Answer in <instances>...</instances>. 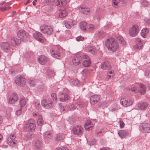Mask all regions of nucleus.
Returning <instances> with one entry per match:
<instances>
[{
	"mask_svg": "<svg viewBox=\"0 0 150 150\" xmlns=\"http://www.w3.org/2000/svg\"><path fill=\"white\" fill-rule=\"evenodd\" d=\"M3 122V118L0 115V125Z\"/></svg>",
	"mask_w": 150,
	"mask_h": 150,
	"instance_id": "774afa93",
	"label": "nucleus"
},
{
	"mask_svg": "<svg viewBox=\"0 0 150 150\" xmlns=\"http://www.w3.org/2000/svg\"><path fill=\"white\" fill-rule=\"evenodd\" d=\"M69 96L66 93H62V97L59 98V100L62 102L66 101L68 100Z\"/></svg>",
	"mask_w": 150,
	"mask_h": 150,
	"instance_id": "c756f323",
	"label": "nucleus"
},
{
	"mask_svg": "<svg viewBox=\"0 0 150 150\" xmlns=\"http://www.w3.org/2000/svg\"><path fill=\"white\" fill-rule=\"evenodd\" d=\"M149 31V29L147 28L143 29L141 33V36L144 38H146V35L148 33Z\"/></svg>",
	"mask_w": 150,
	"mask_h": 150,
	"instance_id": "c85d7f7f",
	"label": "nucleus"
},
{
	"mask_svg": "<svg viewBox=\"0 0 150 150\" xmlns=\"http://www.w3.org/2000/svg\"><path fill=\"white\" fill-rule=\"evenodd\" d=\"M88 50L93 54H95L97 52V50L96 47L93 46L89 47L88 48Z\"/></svg>",
	"mask_w": 150,
	"mask_h": 150,
	"instance_id": "7c9ffc66",
	"label": "nucleus"
},
{
	"mask_svg": "<svg viewBox=\"0 0 150 150\" xmlns=\"http://www.w3.org/2000/svg\"><path fill=\"white\" fill-rule=\"evenodd\" d=\"M70 85L72 86H79L80 85V82L78 79H71L69 80Z\"/></svg>",
	"mask_w": 150,
	"mask_h": 150,
	"instance_id": "a878e982",
	"label": "nucleus"
},
{
	"mask_svg": "<svg viewBox=\"0 0 150 150\" xmlns=\"http://www.w3.org/2000/svg\"><path fill=\"white\" fill-rule=\"evenodd\" d=\"M88 23L85 21L81 22L79 24V26L81 29L83 31H85L86 30Z\"/></svg>",
	"mask_w": 150,
	"mask_h": 150,
	"instance_id": "bb28decb",
	"label": "nucleus"
},
{
	"mask_svg": "<svg viewBox=\"0 0 150 150\" xmlns=\"http://www.w3.org/2000/svg\"><path fill=\"white\" fill-rule=\"evenodd\" d=\"M6 10H7V8L6 7L4 6L0 8V10L1 11H4Z\"/></svg>",
	"mask_w": 150,
	"mask_h": 150,
	"instance_id": "052dcab7",
	"label": "nucleus"
},
{
	"mask_svg": "<svg viewBox=\"0 0 150 150\" xmlns=\"http://www.w3.org/2000/svg\"><path fill=\"white\" fill-rule=\"evenodd\" d=\"M114 71L113 70H111L110 71H108L107 72V75L105 79L106 81H108L110 78L113 77L114 75Z\"/></svg>",
	"mask_w": 150,
	"mask_h": 150,
	"instance_id": "473e14b6",
	"label": "nucleus"
},
{
	"mask_svg": "<svg viewBox=\"0 0 150 150\" xmlns=\"http://www.w3.org/2000/svg\"><path fill=\"white\" fill-rule=\"evenodd\" d=\"M51 97L54 101H56L57 99L56 94L55 93H52L51 94Z\"/></svg>",
	"mask_w": 150,
	"mask_h": 150,
	"instance_id": "79ce46f5",
	"label": "nucleus"
},
{
	"mask_svg": "<svg viewBox=\"0 0 150 150\" xmlns=\"http://www.w3.org/2000/svg\"><path fill=\"white\" fill-rule=\"evenodd\" d=\"M64 22L66 28L68 29H70L71 28V26L69 22L67 21H64Z\"/></svg>",
	"mask_w": 150,
	"mask_h": 150,
	"instance_id": "a19ab883",
	"label": "nucleus"
},
{
	"mask_svg": "<svg viewBox=\"0 0 150 150\" xmlns=\"http://www.w3.org/2000/svg\"><path fill=\"white\" fill-rule=\"evenodd\" d=\"M82 64L83 66L88 67L91 65V61L90 60H85L83 62Z\"/></svg>",
	"mask_w": 150,
	"mask_h": 150,
	"instance_id": "c9c22d12",
	"label": "nucleus"
},
{
	"mask_svg": "<svg viewBox=\"0 0 150 150\" xmlns=\"http://www.w3.org/2000/svg\"><path fill=\"white\" fill-rule=\"evenodd\" d=\"M145 75L146 77L149 78L150 77V72L148 70H146L145 72Z\"/></svg>",
	"mask_w": 150,
	"mask_h": 150,
	"instance_id": "603ef678",
	"label": "nucleus"
},
{
	"mask_svg": "<svg viewBox=\"0 0 150 150\" xmlns=\"http://www.w3.org/2000/svg\"><path fill=\"white\" fill-rule=\"evenodd\" d=\"M91 122L90 120H87L86 121L85 125V128L86 129L89 130L92 129V125Z\"/></svg>",
	"mask_w": 150,
	"mask_h": 150,
	"instance_id": "393cba45",
	"label": "nucleus"
},
{
	"mask_svg": "<svg viewBox=\"0 0 150 150\" xmlns=\"http://www.w3.org/2000/svg\"><path fill=\"white\" fill-rule=\"evenodd\" d=\"M29 83L30 86H33L35 85L34 81L32 80H30L29 81Z\"/></svg>",
	"mask_w": 150,
	"mask_h": 150,
	"instance_id": "5fc2aeb1",
	"label": "nucleus"
},
{
	"mask_svg": "<svg viewBox=\"0 0 150 150\" xmlns=\"http://www.w3.org/2000/svg\"><path fill=\"white\" fill-rule=\"evenodd\" d=\"M83 129L81 126L78 125L74 126L72 129V131L75 135H79L82 134Z\"/></svg>",
	"mask_w": 150,
	"mask_h": 150,
	"instance_id": "0eeeda50",
	"label": "nucleus"
},
{
	"mask_svg": "<svg viewBox=\"0 0 150 150\" xmlns=\"http://www.w3.org/2000/svg\"><path fill=\"white\" fill-rule=\"evenodd\" d=\"M143 3L144 4V5L145 6H147L148 5V3L147 1H144Z\"/></svg>",
	"mask_w": 150,
	"mask_h": 150,
	"instance_id": "338daca9",
	"label": "nucleus"
},
{
	"mask_svg": "<svg viewBox=\"0 0 150 150\" xmlns=\"http://www.w3.org/2000/svg\"><path fill=\"white\" fill-rule=\"evenodd\" d=\"M110 149L108 147H104L100 148V150H110Z\"/></svg>",
	"mask_w": 150,
	"mask_h": 150,
	"instance_id": "680f3d73",
	"label": "nucleus"
},
{
	"mask_svg": "<svg viewBox=\"0 0 150 150\" xmlns=\"http://www.w3.org/2000/svg\"><path fill=\"white\" fill-rule=\"evenodd\" d=\"M76 40L78 41H82L84 40V38L82 36H79L76 38Z\"/></svg>",
	"mask_w": 150,
	"mask_h": 150,
	"instance_id": "864d4df0",
	"label": "nucleus"
},
{
	"mask_svg": "<svg viewBox=\"0 0 150 150\" xmlns=\"http://www.w3.org/2000/svg\"><path fill=\"white\" fill-rule=\"evenodd\" d=\"M64 138V137L63 135H59L57 137L56 139L57 141H60L63 139Z\"/></svg>",
	"mask_w": 150,
	"mask_h": 150,
	"instance_id": "09e8293b",
	"label": "nucleus"
},
{
	"mask_svg": "<svg viewBox=\"0 0 150 150\" xmlns=\"http://www.w3.org/2000/svg\"><path fill=\"white\" fill-rule=\"evenodd\" d=\"M99 107L103 108L107 107V102L106 101L100 102L99 104Z\"/></svg>",
	"mask_w": 150,
	"mask_h": 150,
	"instance_id": "58836bf2",
	"label": "nucleus"
},
{
	"mask_svg": "<svg viewBox=\"0 0 150 150\" xmlns=\"http://www.w3.org/2000/svg\"><path fill=\"white\" fill-rule=\"evenodd\" d=\"M81 60V57L77 56L74 57L72 60V62L75 65H78Z\"/></svg>",
	"mask_w": 150,
	"mask_h": 150,
	"instance_id": "b1692460",
	"label": "nucleus"
},
{
	"mask_svg": "<svg viewBox=\"0 0 150 150\" xmlns=\"http://www.w3.org/2000/svg\"><path fill=\"white\" fill-rule=\"evenodd\" d=\"M139 30V27L137 25H133L131 28L129 29V34L132 37L136 36Z\"/></svg>",
	"mask_w": 150,
	"mask_h": 150,
	"instance_id": "423d86ee",
	"label": "nucleus"
},
{
	"mask_svg": "<svg viewBox=\"0 0 150 150\" xmlns=\"http://www.w3.org/2000/svg\"><path fill=\"white\" fill-rule=\"evenodd\" d=\"M117 40L120 44L122 46H124L126 44V42L124 40L123 38L121 36L119 35L117 38Z\"/></svg>",
	"mask_w": 150,
	"mask_h": 150,
	"instance_id": "cd10ccee",
	"label": "nucleus"
},
{
	"mask_svg": "<svg viewBox=\"0 0 150 150\" xmlns=\"http://www.w3.org/2000/svg\"><path fill=\"white\" fill-rule=\"evenodd\" d=\"M100 96L97 95H92L90 98V102L91 104L94 105L99 100Z\"/></svg>",
	"mask_w": 150,
	"mask_h": 150,
	"instance_id": "4468645a",
	"label": "nucleus"
},
{
	"mask_svg": "<svg viewBox=\"0 0 150 150\" xmlns=\"http://www.w3.org/2000/svg\"><path fill=\"white\" fill-rule=\"evenodd\" d=\"M96 141H89L88 142V144L90 145H94Z\"/></svg>",
	"mask_w": 150,
	"mask_h": 150,
	"instance_id": "4d7b16f0",
	"label": "nucleus"
},
{
	"mask_svg": "<svg viewBox=\"0 0 150 150\" xmlns=\"http://www.w3.org/2000/svg\"><path fill=\"white\" fill-rule=\"evenodd\" d=\"M40 30L42 33L50 35L52 32L53 29L50 26L44 25L40 27Z\"/></svg>",
	"mask_w": 150,
	"mask_h": 150,
	"instance_id": "7ed1b4c3",
	"label": "nucleus"
},
{
	"mask_svg": "<svg viewBox=\"0 0 150 150\" xmlns=\"http://www.w3.org/2000/svg\"><path fill=\"white\" fill-rule=\"evenodd\" d=\"M43 147V143L40 141L37 140L35 142L34 148L36 150H40Z\"/></svg>",
	"mask_w": 150,
	"mask_h": 150,
	"instance_id": "a211bd4d",
	"label": "nucleus"
},
{
	"mask_svg": "<svg viewBox=\"0 0 150 150\" xmlns=\"http://www.w3.org/2000/svg\"><path fill=\"white\" fill-rule=\"evenodd\" d=\"M47 105V103L45 100H44L42 101V105L43 107H45Z\"/></svg>",
	"mask_w": 150,
	"mask_h": 150,
	"instance_id": "8fccbe9b",
	"label": "nucleus"
},
{
	"mask_svg": "<svg viewBox=\"0 0 150 150\" xmlns=\"http://www.w3.org/2000/svg\"><path fill=\"white\" fill-rule=\"evenodd\" d=\"M36 127V124H26L25 126V130L30 132L33 131L35 129Z\"/></svg>",
	"mask_w": 150,
	"mask_h": 150,
	"instance_id": "aec40b11",
	"label": "nucleus"
},
{
	"mask_svg": "<svg viewBox=\"0 0 150 150\" xmlns=\"http://www.w3.org/2000/svg\"><path fill=\"white\" fill-rule=\"evenodd\" d=\"M38 60L40 64L44 65L47 62L48 58L46 57L43 55H41L38 57Z\"/></svg>",
	"mask_w": 150,
	"mask_h": 150,
	"instance_id": "dca6fc26",
	"label": "nucleus"
},
{
	"mask_svg": "<svg viewBox=\"0 0 150 150\" xmlns=\"http://www.w3.org/2000/svg\"><path fill=\"white\" fill-rule=\"evenodd\" d=\"M103 130H101L99 131L96 132V135L98 136H102L103 135Z\"/></svg>",
	"mask_w": 150,
	"mask_h": 150,
	"instance_id": "37998d69",
	"label": "nucleus"
},
{
	"mask_svg": "<svg viewBox=\"0 0 150 150\" xmlns=\"http://www.w3.org/2000/svg\"><path fill=\"white\" fill-rule=\"evenodd\" d=\"M33 36L35 39L39 42L41 43H43L44 42L42 37V35L40 33L37 31L33 33Z\"/></svg>",
	"mask_w": 150,
	"mask_h": 150,
	"instance_id": "9d476101",
	"label": "nucleus"
},
{
	"mask_svg": "<svg viewBox=\"0 0 150 150\" xmlns=\"http://www.w3.org/2000/svg\"><path fill=\"white\" fill-rule=\"evenodd\" d=\"M67 15V13L64 10H62L59 14V17L62 18L66 16Z\"/></svg>",
	"mask_w": 150,
	"mask_h": 150,
	"instance_id": "4c0bfd02",
	"label": "nucleus"
},
{
	"mask_svg": "<svg viewBox=\"0 0 150 150\" xmlns=\"http://www.w3.org/2000/svg\"><path fill=\"white\" fill-rule=\"evenodd\" d=\"M16 136L14 134L11 135L7 139V142L8 144L10 146H13L16 144V140L15 139Z\"/></svg>",
	"mask_w": 150,
	"mask_h": 150,
	"instance_id": "6e6552de",
	"label": "nucleus"
},
{
	"mask_svg": "<svg viewBox=\"0 0 150 150\" xmlns=\"http://www.w3.org/2000/svg\"><path fill=\"white\" fill-rule=\"evenodd\" d=\"M20 104L21 107L24 106L26 104V101L24 99H21L20 100Z\"/></svg>",
	"mask_w": 150,
	"mask_h": 150,
	"instance_id": "ea45409f",
	"label": "nucleus"
},
{
	"mask_svg": "<svg viewBox=\"0 0 150 150\" xmlns=\"http://www.w3.org/2000/svg\"><path fill=\"white\" fill-rule=\"evenodd\" d=\"M38 119L37 121V124L41 126L43 125L44 122L42 117V116L38 115Z\"/></svg>",
	"mask_w": 150,
	"mask_h": 150,
	"instance_id": "f704fd0d",
	"label": "nucleus"
},
{
	"mask_svg": "<svg viewBox=\"0 0 150 150\" xmlns=\"http://www.w3.org/2000/svg\"><path fill=\"white\" fill-rule=\"evenodd\" d=\"M43 137L45 139L47 138L52 139V136L51 133L49 132H46L43 133Z\"/></svg>",
	"mask_w": 150,
	"mask_h": 150,
	"instance_id": "72a5a7b5",
	"label": "nucleus"
},
{
	"mask_svg": "<svg viewBox=\"0 0 150 150\" xmlns=\"http://www.w3.org/2000/svg\"><path fill=\"white\" fill-rule=\"evenodd\" d=\"M1 47L2 50L5 52H8L10 48V46L8 42H4L2 43Z\"/></svg>",
	"mask_w": 150,
	"mask_h": 150,
	"instance_id": "f3484780",
	"label": "nucleus"
},
{
	"mask_svg": "<svg viewBox=\"0 0 150 150\" xmlns=\"http://www.w3.org/2000/svg\"><path fill=\"white\" fill-rule=\"evenodd\" d=\"M120 126V128H123L125 125V123L121 120H120L119 121Z\"/></svg>",
	"mask_w": 150,
	"mask_h": 150,
	"instance_id": "3c124183",
	"label": "nucleus"
},
{
	"mask_svg": "<svg viewBox=\"0 0 150 150\" xmlns=\"http://www.w3.org/2000/svg\"><path fill=\"white\" fill-rule=\"evenodd\" d=\"M144 21L147 23H150V18H148L145 17L144 18Z\"/></svg>",
	"mask_w": 150,
	"mask_h": 150,
	"instance_id": "6e6d98bb",
	"label": "nucleus"
},
{
	"mask_svg": "<svg viewBox=\"0 0 150 150\" xmlns=\"http://www.w3.org/2000/svg\"><path fill=\"white\" fill-rule=\"evenodd\" d=\"M80 11L81 13L86 15H88L90 12V9L88 8H84L82 7L80 9Z\"/></svg>",
	"mask_w": 150,
	"mask_h": 150,
	"instance_id": "2f4dec72",
	"label": "nucleus"
},
{
	"mask_svg": "<svg viewBox=\"0 0 150 150\" xmlns=\"http://www.w3.org/2000/svg\"><path fill=\"white\" fill-rule=\"evenodd\" d=\"M21 111L20 109H19V110H17L16 111V114L17 115H19L21 114Z\"/></svg>",
	"mask_w": 150,
	"mask_h": 150,
	"instance_id": "e2e57ef3",
	"label": "nucleus"
},
{
	"mask_svg": "<svg viewBox=\"0 0 150 150\" xmlns=\"http://www.w3.org/2000/svg\"><path fill=\"white\" fill-rule=\"evenodd\" d=\"M77 105L79 107H82L83 106V105L81 103H77Z\"/></svg>",
	"mask_w": 150,
	"mask_h": 150,
	"instance_id": "69168bd1",
	"label": "nucleus"
},
{
	"mask_svg": "<svg viewBox=\"0 0 150 150\" xmlns=\"http://www.w3.org/2000/svg\"><path fill=\"white\" fill-rule=\"evenodd\" d=\"M50 51L51 55L54 58L59 59L61 57V54L59 50H56L55 49L51 48Z\"/></svg>",
	"mask_w": 150,
	"mask_h": 150,
	"instance_id": "9b49d317",
	"label": "nucleus"
},
{
	"mask_svg": "<svg viewBox=\"0 0 150 150\" xmlns=\"http://www.w3.org/2000/svg\"><path fill=\"white\" fill-rule=\"evenodd\" d=\"M35 106L37 110H41V106L39 103H38V102H36L35 104Z\"/></svg>",
	"mask_w": 150,
	"mask_h": 150,
	"instance_id": "c03bdc74",
	"label": "nucleus"
},
{
	"mask_svg": "<svg viewBox=\"0 0 150 150\" xmlns=\"http://www.w3.org/2000/svg\"><path fill=\"white\" fill-rule=\"evenodd\" d=\"M120 0H113L112 1V5L113 6H117L119 3Z\"/></svg>",
	"mask_w": 150,
	"mask_h": 150,
	"instance_id": "a18cd8bd",
	"label": "nucleus"
},
{
	"mask_svg": "<svg viewBox=\"0 0 150 150\" xmlns=\"http://www.w3.org/2000/svg\"><path fill=\"white\" fill-rule=\"evenodd\" d=\"M18 36L23 41L26 42L29 38V34L24 30H21L18 31L17 33Z\"/></svg>",
	"mask_w": 150,
	"mask_h": 150,
	"instance_id": "f03ea898",
	"label": "nucleus"
},
{
	"mask_svg": "<svg viewBox=\"0 0 150 150\" xmlns=\"http://www.w3.org/2000/svg\"><path fill=\"white\" fill-rule=\"evenodd\" d=\"M15 81L16 84L21 86L25 85L26 82L25 78L22 75H18L16 77Z\"/></svg>",
	"mask_w": 150,
	"mask_h": 150,
	"instance_id": "20e7f679",
	"label": "nucleus"
},
{
	"mask_svg": "<svg viewBox=\"0 0 150 150\" xmlns=\"http://www.w3.org/2000/svg\"><path fill=\"white\" fill-rule=\"evenodd\" d=\"M140 131L145 133H150V124L148 123H144L140 126Z\"/></svg>",
	"mask_w": 150,
	"mask_h": 150,
	"instance_id": "39448f33",
	"label": "nucleus"
},
{
	"mask_svg": "<svg viewBox=\"0 0 150 150\" xmlns=\"http://www.w3.org/2000/svg\"><path fill=\"white\" fill-rule=\"evenodd\" d=\"M130 91H132L134 92H136V89L135 87H132L130 88L129 89Z\"/></svg>",
	"mask_w": 150,
	"mask_h": 150,
	"instance_id": "bf43d9fd",
	"label": "nucleus"
},
{
	"mask_svg": "<svg viewBox=\"0 0 150 150\" xmlns=\"http://www.w3.org/2000/svg\"><path fill=\"white\" fill-rule=\"evenodd\" d=\"M118 134L121 138H124L128 135V133L124 130H120L118 131Z\"/></svg>",
	"mask_w": 150,
	"mask_h": 150,
	"instance_id": "4be33fe9",
	"label": "nucleus"
},
{
	"mask_svg": "<svg viewBox=\"0 0 150 150\" xmlns=\"http://www.w3.org/2000/svg\"><path fill=\"white\" fill-rule=\"evenodd\" d=\"M95 29V27L93 24H90L89 25L88 29L91 31H93Z\"/></svg>",
	"mask_w": 150,
	"mask_h": 150,
	"instance_id": "de8ad7c7",
	"label": "nucleus"
},
{
	"mask_svg": "<svg viewBox=\"0 0 150 150\" xmlns=\"http://www.w3.org/2000/svg\"><path fill=\"white\" fill-rule=\"evenodd\" d=\"M121 105L124 107H127L131 105L132 104L133 101L130 100L129 101L125 98L121 99L120 101Z\"/></svg>",
	"mask_w": 150,
	"mask_h": 150,
	"instance_id": "ddd939ff",
	"label": "nucleus"
},
{
	"mask_svg": "<svg viewBox=\"0 0 150 150\" xmlns=\"http://www.w3.org/2000/svg\"><path fill=\"white\" fill-rule=\"evenodd\" d=\"M27 124L30 125L35 124V120L33 119H30L28 120V123Z\"/></svg>",
	"mask_w": 150,
	"mask_h": 150,
	"instance_id": "49530a36",
	"label": "nucleus"
},
{
	"mask_svg": "<svg viewBox=\"0 0 150 150\" xmlns=\"http://www.w3.org/2000/svg\"><path fill=\"white\" fill-rule=\"evenodd\" d=\"M101 66L102 68L104 70H108L112 67L110 62L107 60L102 63Z\"/></svg>",
	"mask_w": 150,
	"mask_h": 150,
	"instance_id": "6ab92c4d",
	"label": "nucleus"
},
{
	"mask_svg": "<svg viewBox=\"0 0 150 150\" xmlns=\"http://www.w3.org/2000/svg\"><path fill=\"white\" fill-rule=\"evenodd\" d=\"M140 87L142 88L140 89V93L141 94H144L146 92V87L143 84H141Z\"/></svg>",
	"mask_w": 150,
	"mask_h": 150,
	"instance_id": "e433bc0d",
	"label": "nucleus"
},
{
	"mask_svg": "<svg viewBox=\"0 0 150 150\" xmlns=\"http://www.w3.org/2000/svg\"><path fill=\"white\" fill-rule=\"evenodd\" d=\"M135 42L136 45L134 46L135 50H140L143 47L142 42L140 38H137L135 39Z\"/></svg>",
	"mask_w": 150,
	"mask_h": 150,
	"instance_id": "f8f14e48",
	"label": "nucleus"
},
{
	"mask_svg": "<svg viewBox=\"0 0 150 150\" xmlns=\"http://www.w3.org/2000/svg\"><path fill=\"white\" fill-rule=\"evenodd\" d=\"M82 57L83 58L86 59V60H90V59L89 57L86 55H83L82 56Z\"/></svg>",
	"mask_w": 150,
	"mask_h": 150,
	"instance_id": "13d9d810",
	"label": "nucleus"
},
{
	"mask_svg": "<svg viewBox=\"0 0 150 150\" xmlns=\"http://www.w3.org/2000/svg\"><path fill=\"white\" fill-rule=\"evenodd\" d=\"M55 2L56 5L59 7L64 6L67 4L66 0H55Z\"/></svg>",
	"mask_w": 150,
	"mask_h": 150,
	"instance_id": "5701e85b",
	"label": "nucleus"
},
{
	"mask_svg": "<svg viewBox=\"0 0 150 150\" xmlns=\"http://www.w3.org/2000/svg\"><path fill=\"white\" fill-rule=\"evenodd\" d=\"M18 100L17 94L13 92L11 94L8 100V102L10 104H13L16 102Z\"/></svg>",
	"mask_w": 150,
	"mask_h": 150,
	"instance_id": "1a4fd4ad",
	"label": "nucleus"
},
{
	"mask_svg": "<svg viewBox=\"0 0 150 150\" xmlns=\"http://www.w3.org/2000/svg\"><path fill=\"white\" fill-rule=\"evenodd\" d=\"M21 42V40L16 37H13L11 38V43L13 46L19 45Z\"/></svg>",
	"mask_w": 150,
	"mask_h": 150,
	"instance_id": "2eb2a0df",
	"label": "nucleus"
},
{
	"mask_svg": "<svg viewBox=\"0 0 150 150\" xmlns=\"http://www.w3.org/2000/svg\"><path fill=\"white\" fill-rule=\"evenodd\" d=\"M105 44L108 49L113 52L116 51L118 47V44L113 38L108 39L105 42Z\"/></svg>",
	"mask_w": 150,
	"mask_h": 150,
	"instance_id": "f257e3e1",
	"label": "nucleus"
},
{
	"mask_svg": "<svg viewBox=\"0 0 150 150\" xmlns=\"http://www.w3.org/2000/svg\"><path fill=\"white\" fill-rule=\"evenodd\" d=\"M33 115L34 117H36L37 116H38V115H39L38 114V113L36 112H33Z\"/></svg>",
	"mask_w": 150,
	"mask_h": 150,
	"instance_id": "0e129e2a",
	"label": "nucleus"
},
{
	"mask_svg": "<svg viewBox=\"0 0 150 150\" xmlns=\"http://www.w3.org/2000/svg\"><path fill=\"white\" fill-rule=\"evenodd\" d=\"M148 105L149 104L147 102H144L138 103V106L141 109L145 110L147 109Z\"/></svg>",
	"mask_w": 150,
	"mask_h": 150,
	"instance_id": "412c9836",
	"label": "nucleus"
}]
</instances>
